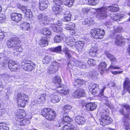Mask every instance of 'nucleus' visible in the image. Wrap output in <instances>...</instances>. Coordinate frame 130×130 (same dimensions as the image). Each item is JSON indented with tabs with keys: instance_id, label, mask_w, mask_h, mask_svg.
Instances as JSON below:
<instances>
[{
	"instance_id": "nucleus-22",
	"label": "nucleus",
	"mask_w": 130,
	"mask_h": 130,
	"mask_svg": "<svg viewBox=\"0 0 130 130\" xmlns=\"http://www.w3.org/2000/svg\"><path fill=\"white\" fill-rule=\"evenodd\" d=\"M53 94V93L51 97V102L53 103H56L59 102L61 99L60 97L58 96L57 92L55 93L54 94Z\"/></svg>"
},
{
	"instance_id": "nucleus-63",
	"label": "nucleus",
	"mask_w": 130,
	"mask_h": 130,
	"mask_svg": "<svg viewBox=\"0 0 130 130\" xmlns=\"http://www.w3.org/2000/svg\"><path fill=\"white\" fill-rule=\"evenodd\" d=\"M21 8H20L22 11L24 13L26 11L27 9V7L25 6H22L21 7Z\"/></svg>"
},
{
	"instance_id": "nucleus-43",
	"label": "nucleus",
	"mask_w": 130,
	"mask_h": 130,
	"mask_svg": "<svg viewBox=\"0 0 130 130\" xmlns=\"http://www.w3.org/2000/svg\"><path fill=\"white\" fill-rule=\"evenodd\" d=\"M74 0H65L64 2V5L69 7H71Z\"/></svg>"
},
{
	"instance_id": "nucleus-11",
	"label": "nucleus",
	"mask_w": 130,
	"mask_h": 130,
	"mask_svg": "<svg viewBox=\"0 0 130 130\" xmlns=\"http://www.w3.org/2000/svg\"><path fill=\"white\" fill-rule=\"evenodd\" d=\"M87 41H79L76 42L75 46L78 51L80 53L83 51L84 50V45L85 44H89V40Z\"/></svg>"
},
{
	"instance_id": "nucleus-1",
	"label": "nucleus",
	"mask_w": 130,
	"mask_h": 130,
	"mask_svg": "<svg viewBox=\"0 0 130 130\" xmlns=\"http://www.w3.org/2000/svg\"><path fill=\"white\" fill-rule=\"evenodd\" d=\"M112 6L107 7V8L102 7L98 9L97 10V18L99 20H101L105 18L109 14L107 10L112 12Z\"/></svg>"
},
{
	"instance_id": "nucleus-7",
	"label": "nucleus",
	"mask_w": 130,
	"mask_h": 130,
	"mask_svg": "<svg viewBox=\"0 0 130 130\" xmlns=\"http://www.w3.org/2000/svg\"><path fill=\"white\" fill-rule=\"evenodd\" d=\"M21 41L18 37H13L11 38L7 42L8 47L14 48L17 46H19V43Z\"/></svg>"
},
{
	"instance_id": "nucleus-47",
	"label": "nucleus",
	"mask_w": 130,
	"mask_h": 130,
	"mask_svg": "<svg viewBox=\"0 0 130 130\" xmlns=\"http://www.w3.org/2000/svg\"><path fill=\"white\" fill-rule=\"evenodd\" d=\"M46 94L45 93L41 94L40 96L39 99L38 100L40 102H42L46 101Z\"/></svg>"
},
{
	"instance_id": "nucleus-25",
	"label": "nucleus",
	"mask_w": 130,
	"mask_h": 130,
	"mask_svg": "<svg viewBox=\"0 0 130 130\" xmlns=\"http://www.w3.org/2000/svg\"><path fill=\"white\" fill-rule=\"evenodd\" d=\"M75 122L78 124H83L85 123V119L84 117L80 116H78L75 118Z\"/></svg>"
},
{
	"instance_id": "nucleus-56",
	"label": "nucleus",
	"mask_w": 130,
	"mask_h": 130,
	"mask_svg": "<svg viewBox=\"0 0 130 130\" xmlns=\"http://www.w3.org/2000/svg\"><path fill=\"white\" fill-rule=\"evenodd\" d=\"M54 3L55 5H60L63 3V0H54Z\"/></svg>"
},
{
	"instance_id": "nucleus-14",
	"label": "nucleus",
	"mask_w": 130,
	"mask_h": 130,
	"mask_svg": "<svg viewBox=\"0 0 130 130\" xmlns=\"http://www.w3.org/2000/svg\"><path fill=\"white\" fill-rule=\"evenodd\" d=\"M11 20L16 22H19L22 19V15L20 13H13L10 15Z\"/></svg>"
},
{
	"instance_id": "nucleus-18",
	"label": "nucleus",
	"mask_w": 130,
	"mask_h": 130,
	"mask_svg": "<svg viewBox=\"0 0 130 130\" xmlns=\"http://www.w3.org/2000/svg\"><path fill=\"white\" fill-rule=\"evenodd\" d=\"M58 22L57 23V25L54 24H51L50 27L55 32H59L62 31V28L59 27L61 25L62 23H59L58 20Z\"/></svg>"
},
{
	"instance_id": "nucleus-23",
	"label": "nucleus",
	"mask_w": 130,
	"mask_h": 130,
	"mask_svg": "<svg viewBox=\"0 0 130 130\" xmlns=\"http://www.w3.org/2000/svg\"><path fill=\"white\" fill-rule=\"evenodd\" d=\"M98 49L96 45L91 48L89 50V54L90 56L94 57L96 55Z\"/></svg>"
},
{
	"instance_id": "nucleus-31",
	"label": "nucleus",
	"mask_w": 130,
	"mask_h": 130,
	"mask_svg": "<svg viewBox=\"0 0 130 130\" xmlns=\"http://www.w3.org/2000/svg\"><path fill=\"white\" fill-rule=\"evenodd\" d=\"M75 25L72 23H70L68 24H67L64 27L65 28L69 30H73L75 29Z\"/></svg>"
},
{
	"instance_id": "nucleus-49",
	"label": "nucleus",
	"mask_w": 130,
	"mask_h": 130,
	"mask_svg": "<svg viewBox=\"0 0 130 130\" xmlns=\"http://www.w3.org/2000/svg\"><path fill=\"white\" fill-rule=\"evenodd\" d=\"M62 39V37L60 36H56L54 39V41L56 43H59L61 42Z\"/></svg>"
},
{
	"instance_id": "nucleus-39",
	"label": "nucleus",
	"mask_w": 130,
	"mask_h": 130,
	"mask_svg": "<svg viewBox=\"0 0 130 130\" xmlns=\"http://www.w3.org/2000/svg\"><path fill=\"white\" fill-rule=\"evenodd\" d=\"M114 31L112 32L110 34H112L113 35V33L116 34V32L120 33L123 31V29L122 27L120 26H118V27H114Z\"/></svg>"
},
{
	"instance_id": "nucleus-51",
	"label": "nucleus",
	"mask_w": 130,
	"mask_h": 130,
	"mask_svg": "<svg viewBox=\"0 0 130 130\" xmlns=\"http://www.w3.org/2000/svg\"><path fill=\"white\" fill-rule=\"evenodd\" d=\"M8 127L2 123H0V130H9Z\"/></svg>"
},
{
	"instance_id": "nucleus-62",
	"label": "nucleus",
	"mask_w": 130,
	"mask_h": 130,
	"mask_svg": "<svg viewBox=\"0 0 130 130\" xmlns=\"http://www.w3.org/2000/svg\"><path fill=\"white\" fill-rule=\"evenodd\" d=\"M90 75V76L92 78H94V77L96 78L97 77L98 74L95 71L93 73H92V74H91V75Z\"/></svg>"
},
{
	"instance_id": "nucleus-34",
	"label": "nucleus",
	"mask_w": 130,
	"mask_h": 130,
	"mask_svg": "<svg viewBox=\"0 0 130 130\" xmlns=\"http://www.w3.org/2000/svg\"><path fill=\"white\" fill-rule=\"evenodd\" d=\"M51 60V58L50 55H46L43 57L42 62L44 64H48Z\"/></svg>"
},
{
	"instance_id": "nucleus-10",
	"label": "nucleus",
	"mask_w": 130,
	"mask_h": 130,
	"mask_svg": "<svg viewBox=\"0 0 130 130\" xmlns=\"http://www.w3.org/2000/svg\"><path fill=\"white\" fill-rule=\"evenodd\" d=\"M110 36L111 38H116L115 43L117 45L122 46L124 44V39L120 35H115L113 33V35L112 36V34H110Z\"/></svg>"
},
{
	"instance_id": "nucleus-55",
	"label": "nucleus",
	"mask_w": 130,
	"mask_h": 130,
	"mask_svg": "<svg viewBox=\"0 0 130 130\" xmlns=\"http://www.w3.org/2000/svg\"><path fill=\"white\" fill-rule=\"evenodd\" d=\"M44 15L42 14H41L39 15L38 17H37V20H38L39 21H43V19L44 18Z\"/></svg>"
},
{
	"instance_id": "nucleus-15",
	"label": "nucleus",
	"mask_w": 130,
	"mask_h": 130,
	"mask_svg": "<svg viewBox=\"0 0 130 130\" xmlns=\"http://www.w3.org/2000/svg\"><path fill=\"white\" fill-rule=\"evenodd\" d=\"M60 64L56 61H54L52 63V65L49 68L50 73L55 72L58 70Z\"/></svg>"
},
{
	"instance_id": "nucleus-38",
	"label": "nucleus",
	"mask_w": 130,
	"mask_h": 130,
	"mask_svg": "<svg viewBox=\"0 0 130 130\" xmlns=\"http://www.w3.org/2000/svg\"><path fill=\"white\" fill-rule=\"evenodd\" d=\"M3 78L5 80H10L12 77H14V76L10 75L7 74L5 73L3 74L2 76Z\"/></svg>"
},
{
	"instance_id": "nucleus-17",
	"label": "nucleus",
	"mask_w": 130,
	"mask_h": 130,
	"mask_svg": "<svg viewBox=\"0 0 130 130\" xmlns=\"http://www.w3.org/2000/svg\"><path fill=\"white\" fill-rule=\"evenodd\" d=\"M62 14L63 17V21L69 22L71 20L72 15L69 11L63 10L62 11Z\"/></svg>"
},
{
	"instance_id": "nucleus-20",
	"label": "nucleus",
	"mask_w": 130,
	"mask_h": 130,
	"mask_svg": "<svg viewBox=\"0 0 130 130\" xmlns=\"http://www.w3.org/2000/svg\"><path fill=\"white\" fill-rule=\"evenodd\" d=\"M48 3L47 0H40L39 2V9L43 10L47 8L48 7Z\"/></svg>"
},
{
	"instance_id": "nucleus-48",
	"label": "nucleus",
	"mask_w": 130,
	"mask_h": 130,
	"mask_svg": "<svg viewBox=\"0 0 130 130\" xmlns=\"http://www.w3.org/2000/svg\"><path fill=\"white\" fill-rule=\"evenodd\" d=\"M24 13L25 14L26 17H28L29 19H31L32 18L33 15L32 13L30 10L28 9Z\"/></svg>"
},
{
	"instance_id": "nucleus-13",
	"label": "nucleus",
	"mask_w": 130,
	"mask_h": 130,
	"mask_svg": "<svg viewBox=\"0 0 130 130\" xmlns=\"http://www.w3.org/2000/svg\"><path fill=\"white\" fill-rule=\"evenodd\" d=\"M89 91L93 94L97 95L100 93L99 87L98 85L92 83L90 85Z\"/></svg>"
},
{
	"instance_id": "nucleus-58",
	"label": "nucleus",
	"mask_w": 130,
	"mask_h": 130,
	"mask_svg": "<svg viewBox=\"0 0 130 130\" xmlns=\"http://www.w3.org/2000/svg\"><path fill=\"white\" fill-rule=\"evenodd\" d=\"M19 45L20 46H17L16 47L14 48L16 49V51L17 52H21L22 51L23 49L21 47V43H19Z\"/></svg>"
},
{
	"instance_id": "nucleus-28",
	"label": "nucleus",
	"mask_w": 130,
	"mask_h": 130,
	"mask_svg": "<svg viewBox=\"0 0 130 130\" xmlns=\"http://www.w3.org/2000/svg\"><path fill=\"white\" fill-rule=\"evenodd\" d=\"M97 106V105L94 103H90L86 105V107L87 110L92 111L95 109Z\"/></svg>"
},
{
	"instance_id": "nucleus-30",
	"label": "nucleus",
	"mask_w": 130,
	"mask_h": 130,
	"mask_svg": "<svg viewBox=\"0 0 130 130\" xmlns=\"http://www.w3.org/2000/svg\"><path fill=\"white\" fill-rule=\"evenodd\" d=\"M123 86L125 89L130 94V82L127 79L124 82Z\"/></svg>"
},
{
	"instance_id": "nucleus-57",
	"label": "nucleus",
	"mask_w": 130,
	"mask_h": 130,
	"mask_svg": "<svg viewBox=\"0 0 130 130\" xmlns=\"http://www.w3.org/2000/svg\"><path fill=\"white\" fill-rule=\"evenodd\" d=\"M124 125L126 129L125 130H128L129 129L130 124L128 121L125 122Z\"/></svg>"
},
{
	"instance_id": "nucleus-46",
	"label": "nucleus",
	"mask_w": 130,
	"mask_h": 130,
	"mask_svg": "<svg viewBox=\"0 0 130 130\" xmlns=\"http://www.w3.org/2000/svg\"><path fill=\"white\" fill-rule=\"evenodd\" d=\"M63 51L65 53L67 58H69L71 57V55L70 54V52H71L67 48H65L64 49H63Z\"/></svg>"
},
{
	"instance_id": "nucleus-45",
	"label": "nucleus",
	"mask_w": 130,
	"mask_h": 130,
	"mask_svg": "<svg viewBox=\"0 0 130 130\" xmlns=\"http://www.w3.org/2000/svg\"><path fill=\"white\" fill-rule=\"evenodd\" d=\"M42 34L46 36H50L51 34L50 30L47 28H44L42 32Z\"/></svg>"
},
{
	"instance_id": "nucleus-42",
	"label": "nucleus",
	"mask_w": 130,
	"mask_h": 130,
	"mask_svg": "<svg viewBox=\"0 0 130 130\" xmlns=\"http://www.w3.org/2000/svg\"><path fill=\"white\" fill-rule=\"evenodd\" d=\"M50 51L57 53H60L61 51V46H59L55 48H51Z\"/></svg>"
},
{
	"instance_id": "nucleus-29",
	"label": "nucleus",
	"mask_w": 130,
	"mask_h": 130,
	"mask_svg": "<svg viewBox=\"0 0 130 130\" xmlns=\"http://www.w3.org/2000/svg\"><path fill=\"white\" fill-rule=\"evenodd\" d=\"M83 80L80 79H75L74 80L73 86L77 87H79L81 86L83 84Z\"/></svg>"
},
{
	"instance_id": "nucleus-40",
	"label": "nucleus",
	"mask_w": 130,
	"mask_h": 130,
	"mask_svg": "<svg viewBox=\"0 0 130 130\" xmlns=\"http://www.w3.org/2000/svg\"><path fill=\"white\" fill-rule=\"evenodd\" d=\"M17 123H18V122ZM30 123L29 121L26 119H24L22 121L20 120L18 122V124H19L20 125L24 126Z\"/></svg>"
},
{
	"instance_id": "nucleus-26",
	"label": "nucleus",
	"mask_w": 130,
	"mask_h": 130,
	"mask_svg": "<svg viewBox=\"0 0 130 130\" xmlns=\"http://www.w3.org/2000/svg\"><path fill=\"white\" fill-rule=\"evenodd\" d=\"M30 24L26 22H22L20 25L21 29L24 31L28 30L30 29Z\"/></svg>"
},
{
	"instance_id": "nucleus-24",
	"label": "nucleus",
	"mask_w": 130,
	"mask_h": 130,
	"mask_svg": "<svg viewBox=\"0 0 130 130\" xmlns=\"http://www.w3.org/2000/svg\"><path fill=\"white\" fill-rule=\"evenodd\" d=\"M105 88V86L103 87V88L101 89L100 91V93L98 95V97L100 98L99 99L100 101H103L104 100H105L107 102L108 101L107 98L103 95V92Z\"/></svg>"
},
{
	"instance_id": "nucleus-52",
	"label": "nucleus",
	"mask_w": 130,
	"mask_h": 130,
	"mask_svg": "<svg viewBox=\"0 0 130 130\" xmlns=\"http://www.w3.org/2000/svg\"><path fill=\"white\" fill-rule=\"evenodd\" d=\"M19 65L17 63L14 64L13 66H12L11 67V68H9L11 71H16L18 69Z\"/></svg>"
},
{
	"instance_id": "nucleus-61",
	"label": "nucleus",
	"mask_w": 130,
	"mask_h": 130,
	"mask_svg": "<svg viewBox=\"0 0 130 130\" xmlns=\"http://www.w3.org/2000/svg\"><path fill=\"white\" fill-rule=\"evenodd\" d=\"M5 36L4 33L2 32V30H0V41H2Z\"/></svg>"
},
{
	"instance_id": "nucleus-59",
	"label": "nucleus",
	"mask_w": 130,
	"mask_h": 130,
	"mask_svg": "<svg viewBox=\"0 0 130 130\" xmlns=\"http://www.w3.org/2000/svg\"><path fill=\"white\" fill-rule=\"evenodd\" d=\"M2 62L4 64L3 66H5V64H7V60L5 59V58L4 57H0V62Z\"/></svg>"
},
{
	"instance_id": "nucleus-27",
	"label": "nucleus",
	"mask_w": 130,
	"mask_h": 130,
	"mask_svg": "<svg viewBox=\"0 0 130 130\" xmlns=\"http://www.w3.org/2000/svg\"><path fill=\"white\" fill-rule=\"evenodd\" d=\"M52 9L53 11L55 12V13L56 14H58L60 13L62 10L63 11L60 5H54L52 7Z\"/></svg>"
},
{
	"instance_id": "nucleus-32",
	"label": "nucleus",
	"mask_w": 130,
	"mask_h": 130,
	"mask_svg": "<svg viewBox=\"0 0 130 130\" xmlns=\"http://www.w3.org/2000/svg\"><path fill=\"white\" fill-rule=\"evenodd\" d=\"M74 126L71 124L68 123L62 127L63 130H73Z\"/></svg>"
},
{
	"instance_id": "nucleus-37",
	"label": "nucleus",
	"mask_w": 130,
	"mask_h": 130,
	"mask_svg": "<svg viewBox=\"0 0 130 130\" xmlns=\"http://www.w3.org/2000/svg\"><path fill=\"white\" fill-rule=\"evenodd\" d=\"M39 44L41 46H46L48 45L47 40L45 38H42L39 42Z\"/></svg>"
},
{
	"instance_id": "nucleus-60",
	"label": "nucleus",
	"mask_w": 130,
	"mask_h": 130,
	"mask_svg": "<svg viewBox=\"0 0 130 130\" xmlns=\"http://www.w3.org/2000/svg\"><path fill=\"white\" fill-rule=\"evenodd\" d=\"M72 108V106L69 105H66L63 107V109L66 110H70Z\"/></svg>"
},
{
	"instance_id": "nucleus-50",
	"label": "nucleus",
	"mask_w": 130,
	"mask_h": 130,
	"mask_svg": "<svg viewBox=\"0 0 130 130\" xmlns=\"http://www.w3.org/2000/svg\"><path fill=\"white\" fill-rule=\"evenodd\" d=\"M88 4L91 5H95L99 2L98 0H88Z\"/></svg>"
},
{
	"instance_id": "nucleus-41",
	"label": "nucleus",
	"mask_w": 130,
	"mask_h": 130,
	"mask_svg": "<svg viewBox=\"0 0 130 130\" xmlns=\"http://www.w3.org/2000/svg\"><path fill=\"white\" fill-rule=\"evenodd\" d=\"M62 119L63 120L62 122H61L60 123V125H61L62 124H65V123L70 122L72 120V119L68 116L65 117H63Z\"/></svg>"
},
{
	"instance_id": "nucleus-35",
	"label": "nucleus",
	"mask_w": 130,
	"mask_h": 130,
	"mask_svg": "<svg viewBox=\"0 0 130 130\" xmlns=\"http://www.w3.org/2000/svg\"><path fill=\"white\" fill-rule=\"evenodd\" d=\"M44 16L42 23L45 24H49L51 20H53V19H51L49 17L46 16L45 15Z\"/></svg>"
},
{
	"instance_id": "nucleus-64",
	"label": "nucleus",
	"mask_w": 130,
	"mask_h": 130,
	"mask_svg": "<svg viewBox=\"0 0 130 130\" xmlns=\"http://www.w3.org/2000/svg\"><path fill=\"white\" fill-rule=\"evenodd\" d=\"M40 103L38 100L37 101L35 99L32 101L31 102V104L33 105H36L38 103Z\"/></svg>"
},
{
	"instance_id": "nucleus-54",
	"label": "nucleus",
	"mask_w": 130,
	"mask_h": 130,
	"mask_svg": "<svg viewBox=\"0 0 130 130\" xmlns=\"http://www.w3.org/2000/svg\"><path fill=\"white\" fill-rule=\"evenodd\" d=\"M108 112V110L107 109H103L101 110L100 112V116H101L106 115Z\"/></svg>"
},
{
	"instance_id": "nucleus-44",
	"label": "nucleus",
	"mask_w": 130,
	"mask_h": 130,
	"mask_svg": "<svg viewBox=\"0 0 130 130\" xmlns=\"http://www.w3.org/2000/svg\"><path fill=\"white\" fill-rule=\"evenodd\" d=\"M24 116L23 115L22 113H18L16 115L15 119L17 121H18V122H19L21 119L23 118Z\"/></svg>"
},
{
	"instance_id": "nucleus-5",
	"label": "nucleus",
	"mask_w": 130,
	"mask_h": 130,
	"mask_svg": "<svg viewBox=\"0 0 130 130\" xmlns=\"http://www.w3.org/2000/svg\"><path fill=\"white\" fill-rule=\"evenodd\" d=\"M28 95L23 93H19L18 94V103L19 107H24L26 103H27L28 101Z\"/></svg>"
},
{
	"instance_id": "nucleus-4",
	"label": "nucleus",
	"mask_w": 130,
	"mask_h": 130,
	"mask_svg": "<svg viewBox=\"0 0 130 130\" xmlns=\"http://www.w3.org/2000/svg\"><path fill=\"white\" fill-rule=\"evenodd\" d=\"M105 33L104 30L99 28L92 29L90 31L91 37L95 39L102 38Z\"/></svg>"
},
{
	"instance_id": "nucleus-12",
	"label": "nucleus",
	"mask_w": 130,
	"mask_h": 130,
	"mask_svg": "<svg viewBox=\"0 0 130 130\" xmlns=\"http://www.w3.org/2000/svg\"><path fill=\"white\" fill-rule=\"evenodd\" d=\"M122 108L119 111L122 115H123L125 118H127L130 112V106L125 105H122Z\"/></svg>"
},
{
	"instance_id": "nucleus-33",
	"label": "nucleus",
	"mask_w": 130,
	"mask_h": 130,
	"mask_svg": "<svg viewBox=\"0 0 130 130\" xmlns=\"http://www.w3.org/2000/svg\"><path fill=\"white\" fill-rule=\"evenodd\" d=\"M75 65L80 68L84 69L86 68V66L85 63L81 62L78 61H76L75 62Z\"/></svg>"
},
{
	"instance_id": "nucleus-36",
	"label": "nucleus",
	"mask_w": 130,
	"mask_h": 130,
	"mask_svg": "<svg viewBox=\"0 0 130 130\" xmlns=\"http://www.w3.org/2000/svg\"><path fill=\"white\" fill-rule=\"evenodd\" d=\"M106 64L105 62H101L99 64V69L102 71H104L106 69Z\"/></svg>"
},
{
	"instance_id": "nucleus-8",
	"label": "nucleus",
	"mask_w": 130,
	"mask_h": 130,
	"mask_svg": "<svg viewBox=\"0 0 130 130\" xmlns=\"http://www.w3.org/2000/svg\"><path fill=\"white\" fill-rule=\"evenodd\" d=\"M105 54L107 57L109 58L111 61V64L109 67V68L114 69H117L120 68V67H117L116 65H113L116 63L117 60L113 55L107 52H106Z\"/></svg>"
},
{
	"instance_id": "nucleus-53",
	"label": "nucleus",
	"mask_w": 130,
	"mask_h": 130,
	"mask_svg": "<svg viewBox=\"0 0 130 130\" xmlns=\"http://www.w3.org/2000/svg\"><path fill=\"white\" fill-rule=\"evenodd\" d=\"M7 63H8L9 68H11V66L14 65L17 63L11 60H10L8 61H7Z\"/></svg>"
},
{
	"instance_id": "nucleus-2",
	"label": "nucleus",
	"mask_w": 130,
	"mask_h": 130,
	"mask_svg": "<svg viewBox=\"0 0 130 130\" xmlns=\"http://www.w3.org/2000/svg\"><path fill=\"white\" fill-rule=\"evenodd\" d=\"M53 82L56 84V85L55 86V89L58 92L67 95L69 93V90L65 89L60 85V83L61 81V77L58 76H56L53 80Z\"/></svg>"
},
{
	"instance_id": "nucleus-21",
	"label": "nucleus",
	"mask_w": 130,
	"mask_h": 130,
	"mask_svg": "<svg viewBox=\"0 0 130 130\" xmlns=\"http://www.w3.org/2000/svg\"><path fill=\"white\" fill-rule=\"evenodd\" d=\"M110 17L112 20L117 22L120 21L121 19L124 18L125 15L123 14L116 13L112 15H110Z\"/></svg>"
},
{
	"instance_id": "nucleus-6",
	"label": "nucleus",
	"mask_w": 130,
	"mask_h": 130,
	"mask_svg": "<svg viewBox=\"0 0 130 130\" xmlns=\"http://www.w3.org/2000/svg\"><path fill=\"white\" fill-rule=\"evenodd\" d=\"M22 67L26 71L30 72L35 69V65L30 60H24L21 63Z\"/></svg>"
},
{
	"instance_id": "nucleus-9",
	"label": "nucleus",
	"mask_w": 130,
	"mask_h": 130,
	"mask_svg": "<svg viewBox=\"0 0 130 130\" xmlns=\"http://www.w3.org/2000/svg\"><path fill=\"white\" fill-rule=\"evenodd\" d=\"M100 124L103 126L108 125L111 123L112 120L111 117L107 115L101 116V119L99 120Z\"/></svg>"
},
{
	"instance_id": "nucleus-3",
	"label": "nucleus",
	"mask_w": 130,
	"mask_h": 130,
	"mask_svg": "<svg viewBox=\"0 0 130 130\" xmlns=\"http://www.w3.org/2000/svg\"><path fill=\"white\" fill-rule=\"evenodd\" d=\"M41 115L46 119L50 121H53L56 117L55 112L52 109L45 108L41 111Z\"/></svg>"
},
{
	"instance_id": "nucleus-19",
	"label": "nucleus",
	"mask_w": 130,
	"mask_h": 130,
	"mask_svg": "<svg viewBox=\"0 0 130 130\" xmlns=\"http://www.w3.org/2000/svg\"><path fill=\"white\" fill-rule=\"evenodd\" d=\"M76 38L74 35H71L66 41L67 44L70 46L73 45L75 42Z\"/></svg>"
},
{
	"instance_id": "nucleus-16",
	"label": "nucleus",
	"mask_w": 130,
	"mask_h": 130,
	"mask_svg": "<svg viewBox=\"0 0 130 130\" xmlns=\"http://www.w3.org/2000/svg\"><path fill=\"white\" fill-rule=\"evenodd\" d=\"M73 96L74 97L77 98L84 97L85 96V91L82 89H79L74 93Z\"/></svg>"
}]
</instances>
